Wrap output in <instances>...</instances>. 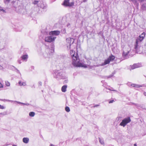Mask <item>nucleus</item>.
<instances>
[{
    "label": "nucleus",
    "mask_w": 146,
    "mask_h": 146,
    "mask_svg": "<svg viewBox=\"0 0 146 146\" xmlns=\"http://www.w3.org/2000/svg\"><path fill=\"white\" fill-rule=\"evenodd\" d=\"M70 54L72 58V64L76 67H84L86 68L87 66L85 65H83L80 62V60L79 56L77 53H75V52L73 50L70 51Z\"/></svg>",
    "instance_id": "f257e3e1"
},
{
    "label": "nucleus",
    "mask_w": 146,
    "mask_h": 146,
    "mask_svg": "<svg viewBox=\"0 0 146 146\" xmlns=\"http://www.w3.org/2000/svg\"><path fill=\"white\" fill-rule=\"evenodd\" d=\"M145 35V33L144 32L141 35H140L136 40L135 43L134 44V48L135 51L137 52H138L140 50L139 48L140 46H139V45L144 38Z\"/></svg>",
    "instance_id": "f03ea898"
},
{
    "label": "nucleus",
    "mask_w": 146,
    "mask_h": 146,
    "mask_svg": "<svg viewBox=\"0 0 146 146\" xmlns=\"http://www.w3.org/2000/svg\"><path fill=\"white\" fill-rule=\"evenodd\" d=\"M115 56L112 54H111L105 60L104 63L102 64L103 65H105L109 64L111 62L113 61L115 59Z\"/></svg>",
    "instance_id": "7ed1b4c3"
},
{
    "label": "nucleus",
    "mask_w": 146,
    "mask_h": 146,
    "mask_svg": "<svg viewBox=\"0 0 146 146\" xmlns=\"http://www.w3.org/2000/svg\"><path fill=\"white\" fill-rule=\"evenodd\" d=\"M131 121V119L129 117L125 118L123 119L120 123V125L124 127L127 124Z\"/></svg>",
    "instance_id": "20e7f679"
},
{
    "label": "nucleus",
    "mask_w": 146,
    "mask_h": 146,
    "mask_svg": "<svg viewBox=\"0 0 146 146\" xmlns=\"http://www.w3.org/2000/svg\"><path fill=\"white\" fill-rule=\"evenodd\" d=\"M56 37H52L51 36H47L45 37V41L46 42H51L54 41Z\"/></svg>",
    "instance_id": "39448f33"
},
{
    "label": "nucleus",
    "mask_w": 146,
    "mask_h": 146,
    "mask_svg": "<svg viewBox=\"0 0 146 146\" xmlns=\"http://www.w3.org/2000/svg\"><path fill=\"white\" fill-rule=\"evenodd\" d=\"M63 5L64 6L66 7H71L74 5V3L73 2H72L71 3H70L69 0H65L63 3Z\"/></svg>",
    "instance_id": "423d86ee"
},
{
    "label": "nucleus",
    "mask_w": 146,
    "mask_h": 146,
    "mask_svg": "<svg viewBox=\"0 0 146 146\" xmlns=\"http://www.w3.org/2000/svg\"><path fill=\"white\" fill-rule=\"evenodd\" d=\"M60 33V32L58 31H54L50 32L49 34L50 35H55L57 36Z\"/></svg>",
    "instance_id": "0eeeda50"
},
{
    "label": "nucleus",
    "mask_w": 146,
    "mask_h": 146,
    "mask_svg": "<svg viewBox=\"0 0 146 146\" xmlns=\"http://www.w3.org/2000/svg\"><path fill=\"white\" fill-rule=\"evenodd\" d=\"M129 52V50L125 49L123 51V52L122 54V56H126L127 55Z\"/></svg>",
    "instance_id": "6e6552de"
},
{
    "label": "nucleus",
    "mask_w": 146,
    "mask_h": 146,
    "mask_svg": "<svg viewBox=\"0 0 146 146\" xmlns=\"http://www.w3.org/2000/svg\"><path fill=\"white\" fill-rule=\"evenodd\" d=\"M67 88V86L66 85H64L61 88L62 91L64 92H65L66 91V89Z\"/></svg>",
    "instance_id": "1a4fd4ad"
},
{
    "label": "nucleus",
    "mask_w": 146,
    "mask_h": 146,
    "mask_svg": "<svg viewBox=\"0 0 146 146\" xmlns=\"http://www.w3.org/2000/svg\"><path fill=\"white\" fill-rule=\"evenodd\" d=\"M23 141L25 143H27L29 141V139L27 137H25L23 139Z\"/></svg>",
    "instance_id": "9d476101"
},
{
    "label": "nucleus",
    "mask_w": 146,
    "mask_h": 146,
    "mask_svg": "<svg viewBox=\"0 0 146 146\" xmlns=\"http://www.w3.org/2000/svg\"><path fill=\"white\" fill-rule=\"evenodd\" d=\"M137 65L136 64H134L133 65H131L130 66V67L132 69H134L137 68Z\"/></svg>",
    "instance_id": "9b49d317"
},
{
    "label": "nucleus",
    "mask_w": 146,
    "mask_h": 146,
    "mask_svg": "<svg viewBox=\"0 0 146 146\" xmlns=\"http://www.w3.org/2000/svg\"><path fill=\"white\" fill-rule=\"evenodd\" d=\"M131 86L132 87L136 88H139L140 87H142V86H141L134 84H131Z\"/></svg>",
    "instance_id": "f8f14e48"
},
{
    "label": "nucleus",
    "mask_w": 146,
    "mask_h": 146,
    "mask_svg": "<svg viewBox=\"0 0 146 146\" xmlns=\"http://www.w3.org/2000/svg\"><path fill=\"white\" fill-rule=\"evenodd\" d=\"M27 58L28 55L26 54L24 55L21 56V58L23 60H25L27 59Z\"/></svg>",
    "instance_id": "ddd939ff"
},
{
    "label": "nucleus",
    "mask_w": 146,
    "mask_h": 146,
    "mask_svg": "<svg viewBox=\"0 0 146 146\" xmlns=\"http://www.w3.org/2000/svg\"><path fill=\"white\" fill-rule=\"evenodd\" d=\"M19 84L20 86H25L26 85V84L25 82H21V81H19Z\"/></svg>",
    "instance_id": "4468645a"
},
{
    "label": "nucleus",
    "mask_w": 146,
    "mask_h": 146,
    "mask_svg": "<svg viewBox=\"0 0 146 146\" xmlns=\"http://www.w3.org/2000/svg\"><path fill=\"white\" fill-rule=\"evenodd\" d=\"M35 113L33 112H31L29 113V115L31 117H33L35 115Z\"/></svg>",
    "instance_id": "2eb2a0df"
},
{
    "label": "nucleus",
    "mask_w": 146,
    "mask_h": 146,
    "mask_svg": "<svg viewBox=\"0 0 146 146\" xmlns=\"http://www.w3.org/2000/svg\"><path fill=\"white\" fill-rule=\"evenodd\" d=\"M65 110L67 112H69L70 111V109L67 106L65 108Z\"/></svg>",
    "instance_id": "dca6fc26"
},
{
    "label": "nucleus",
    "mask_w": 146,
    "mask_h": 146,
    "mask_svg": "<svg viewBox=\"0 0 146 146\" xmlns=\"http://www.w3.org/2000/svg\"><path fill=\"white\" fill-rule=\"evenodd\" d=\"M5 84L7 86H9L10 85V83L9 82L7 81L5 82Z\"/></svg>",
    "instance_id": "f3484780"
},
{
    "label": "nucleus",
    "mask_w": 146,
    "mask_h": 146,
    "mask_svg": "<svg viewBox=\"0 0 146 146\" xmlns=\"http://www.w3.org/2000/svg\"><path fill=\"white\" fill-rule=\"evenodd\" d=\"M5 108V107L4 106H2L1 105H0V109H4Z\"/></svg>",
    "instance_id": "a211bd4d"
},
{
    "label": "nucleus",
    "mask_w": 146,
    "mask_h": 146,
    "mask_svg": "<svg viewBox=\"0 0 146 146\" xmlns=\"http://www.w3.org/2000/svg\"><path fill=\"white\" fill-rule=\"evenodd\" d=\"M38 2V1H35L34 2H33V4H37Z\"/></svg>",
    "instance_id": "6ab92c4d"
},
{
    "label": "nucleus",
    "mask_w": 146,
    "mask_h": 146,
    "mask_svg": "<svg viewBox=\"0 0 146 146\" xmlns=\"http://www.w3.org/2000/svg\"><path fill=\"white\" fill-rule=\"evenodd\" d=\"M0 11H3V12L4 13H5V11L3 9H0Z\"/></svg>",
    "instance_id": "aec40b11"
},
{
    "label": "nucleus",
    "mask_w": 146,
    "mask_h": 146,
    "mask_svg": "<svg viewBox=\"0 0 146 146\" xmlns=\"http://www.w3.org/2000/svg\"><path fill=\"white\" fill-rule=\"evenodd\" d=\"M100 142L102 144H104V141H102L101 140H100Z\"/></svg>",
    "instance_id": "412c9836"
},
{
    "label": "nucleus",
    "mask_w": 146,
    "mask_h": 146,
    "mask_svg": "<svg viewBox=\"0 0 146 146\" xmlns=\"http://www.w3.org/2000/svg\"><path fill=\"white\" fill-rule=\"evenodd\" d=\"M3 88V86L0 82V88Z\"/></svg>",
    "instance_id": "4be33fe9"
},
{
    "label": "nucleus",
    "mask_w": 146,
    "mask_h": 146,
    "mask_svg": "<svg viewBox=\"0 0 146 146\" xmlns=\"http://www.w3.org/2000/svg\"><path fill=\"white\" fill-rule=\"evenodd\" d=\"M114 101L113 100H110L109 102V103L110 104L111 103H112Z\"/></svg>",
    "instance_id": "5701e85b"
},
{
    "label": "nucleus",
    "mask_w": 146,
    "mask_h": 146,
    "mask_svg": "<svg viewBox=\"0 0 146 146\" xmlns=\"http://www.w3.org/2000/svg\"><path fill=\"white\" fill-rule=\"evenodd\" d=\"M10 0H5V3L7 2L9 3L10 1Z\"/></svg>",
    "instance_id": "b1692460"
},
{
    "label": "nucleus",
    "mask_w": 146,
    "mask_h": 146,
    "mask_svg": "<svg viewBox=\"0 0 146 146\" xmlns=\"http://www.w3.org/2000/svg\"><path fill=\"white\" fill-rule=\"evenodd\" d=\"M144 94L145 95V96H146V93L145 92H144Z\"/></svg>",
    "instance_id": "393cba45"
},
{
    "label": "nucleus",
    "mask_w": 146,
    "mask_h": 146,
    "mask_svg": "<svg viewBox=\"0 0 146 146\" xmlns=\"http://www.w3.org/2000/svg\"><path fill=\"white\" fill-rule=\"evenodd\" d=\"M134 146H137L136 144H134Z\"/></svg>",
    "instance_id": "a878e982"
},
{
    "label": "nucleus",
    "mask_w": 146,
    "mask_h": 146,
    "mask_svg": "<svg viewBox=\"0 0 146 146\" xmlns=\"http://www.w3.org/2000/svg\"><path fill=\"white\" fill-rule=\"evenodd\" d=\"M13 146H17L16 145H13Z\"/></svg>",
    "instance_id": "bb28decb"
}]
</instances>
